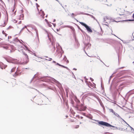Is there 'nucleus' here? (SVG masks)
<instances>
[{"instance_id": "nucleus-1", "label": "nucleus", "mask_w": 134, "mask_h": 134, "mask_svg": "<svg viewBox=\"0 0 134 134\" xmlns=\"http://www.w3.org/2000/svg\"><path fill=\"white\" fill-rule=\"evenodd\" d=\"M98 124L99 125L104 126L106 127H113V126L111 125L107 122L103 121H98Z\"/></svg>"}, {"instance_id": "nucleus-2", "label": "nucleus", "mask_w": 134, "mask_h": 134, "mask_svg": "<svg viewBox=\"0 0 134 134\" xmlns=\"http://www.w3.org/2000/svg\"><path fill=\"white\" fill-rule=\"evenodd\" d=\"M79 23L81 25L84 26L86 28L88 32H92V31L91 28L86 24L82 22H80Z\"/></svg>"}, {"instance_id": "nucleus-3", "label": "nucleus", "mask_w": 134, "mask_h": 134, "mask_svg": "<svg viewBox=\"0 0 134 134\" xmlns=\"http://www.w3.org/2000/svg\"><path fill=\"white\" fill-rule=\"evenodd\" d=\"M77 110L80 111H85L86 110V107L82 105H78L77 107Z\"/></svg>"}, {"instance_id": "nucleus-4", "label": "nucleus", "mask_w": 134, "mask_h": 134, "mask_svg": "<svg viewBox=\"0 0 134 134\" xmlns=\"http://www.w3.org/2000/svg\"><path fill=\"white\" fill-rule=\"evenodd\" d=\"M25 57L23 59V62L22 63L23 64H27L29 61L28 56L26 54H25Z\"/></svg>"}, {"instance_id": "nucleus-5", "label": "nucleus", "mask_w": 134, "mask_h": 134, "mask_svg": "<svg viewBox=\"0 0 134 134\" xmlns=\"http://www.w3.org/2000/svg\"><path fill=\"white\" fill-rule=\"evenodd\" d=\"M39 13L40 15V16L43 19L44 18V12L42 10H40L39 12Z\"/></svg>"}, {"instance_id": "nucleus-6", "label": "nucleus", "mask_w": 134, "mask_h": 134, "mask_svg": "<svg viewBox=\"0 0 134 134\" xmlns=\"http://www.w3.org/2000/svg\"><path fill=\"white\" fill-rule=\"evenodd\" d=\"M21 14L19 16V20H23L24 19V15L23 14V10H21Z\"/></svg>"}, {"instance_id": "nucleus-7", "label": "nucleus", "mask_w": 134, "mask_h": 134, "mask_svg": "<svg viewBox=\"0 0 134 134\" xmlns=\"http://www.w3.org/2000/svg\"><path fill=\"white\" fill-rule=\"evenodd\" d=\"M21 72H18L16 71L13 74V76L14 77H15L18 76L20 75L21 74Z\"/></svg>"}, {"instance_id": "nucleus-8", "label": "nucleus", "mask_w": 134, "mask_h": 134, "mask_svg": "<svg viewBox=\"0 0 134 134\" xmlns=\"http://www.w3.org/2000/svg\"><path fill=\"white\" fill-rule=\"evenodd\" d=\"M57 64L59 65V66H61L62 67H63L64 68H66V69H67L68 68L67 67H65V66H63V65H62L60 64H59L58 63H57Z\"/></svg>"}, {"instance_id": "nucleus-9", "label": "nucleus", "mask_w": 134, "mask_h": 134, "mask_svg": "<svg viewBox=\"0 0 134 134\" xmlns=\"http://www.w3.org/2000/svg\"><path fill=\"white\" fill-rule=\"evenodd\" d=\"M16 71L18 72H22L21 71V69L20 68H17Z\"/></svg>"}, {"instance_id": "nucleus-10", "label": "nucleus", "mask_w": 134, "mask_h": 134, "mask_svg": "<svg viewBox=\"0 0 134 134\" xmlns=\"http://www.w3.org/2000/svg\"><path fill=\"white\" fill-rule=\"evenodd\" d=\"M16 69V67H14L13 68H12V70H11V72H14L15 71Z\"/></svg>"}, {"instance_id": "nucleus-11", "label": "nucleus", "mask_w": 134, "mask_h": 134, "mask_svg": "<svg viewBox=\"0 0 134 134\" xmlns=\"http://www.w3.org/2000/svg\"><path fill=\"white\" fill-rule=\"evenodd\" d=\"M114 114L117 117H118L119 118H120V116L117 113H115V112L114 113Z\"/></svg>"}, {"instance_id": "nucleus-12", "label": "nucleus", "mask_w": 134, "mask_h": 134, "mask_svg": "<svg viewBox=\"0 0 134 134\" xmlns=\"http://www.w3.org/2000/svg\"><path fill=\"white\" fill-rule=\"evenodd\" d=\"M120 12H122V13H119V14L120 15H124V10H120Z\"/></svg>"}, {"instance_id": "nucleus-13", "label": "nucleus", "mask_w": 134, "mask_h": 134, "mask_svg": "<svg viewBox=\"0 0 134 134\" xmlns=\"http://www.w3.org/2000/svg\"><path fill=\"white\" fill-rule=\"evenodd\" d=\"M70 15L71 17L73 18L74 16H76V15H75L74 13H72Z\"/></svg>"}, {"instance_id": "nucleus-14", "label": "nucleus", "mask_w": 134, "mask_h": 134, "mask_svg": "<svg viewBox=\"0 0 134 134\" xmlns=\"http://www.w3.org/2000/svg\"><path fill=\"white\" fill-rule=\"evenodd\" d=\"M2 32L3 34L5 35V37H6L7 36V34H6V33L4 31H3Z\"/></svg>"}, {"instance_id": "nucleus-15", "label": "nucleus", "mask_w": 134, "mask_h": 134, "mask_svg": "<svg viewBox=\"0 0 134 134\" xmlns=\"http://www.w3.org/2000/svg\"><path fill=\"white\" fill-rule=\"evenodd\" d=\"M110 111V112H112V113H114L115 112L114 111V110L112 109H110L109 110Z\"/></svg>"}, {"instance_id": "nucleus-16", "label": "nucleus", "mask_w": 134, "mask_h": 134, "mask_svg": "<svg viewBox=\"0 0 134 134\" xmlns=\"http://www.w3.org/2000/svg\"><path fill=\"white\" fill-rule=\"evenodd\" d=\"M13 21L15 23H16L18 22V20H13Z\"/></svg>"}, {"instance_id": "nucleus-17", "label": "nucleus", "mask_w": 134, "mask_h": 134, "mask_svg": "<svg viewBox=\"0 0 134 134\" xmlns=\"http://www.w3.org/2000/svg\"><path fill=\"white\" fill-rule=\"evenodd\" d=\"M34 30L35 31L36 33L37 34L38 33V31L35 28L34 29Z\"/></svg>"}, {"instance_id": "nucleus-18", "label": "nucleus", "mask_w": 134, "mask_h": 134, "mask_svg": "<svg viewBox=\"0 0 134 134\" xmlns=\"http://www.w3.org/2000/svg\"><path fill=\"white\" fill-rule=\"evenodd\" d=\"M79 125H77L74 128L77 129V128H79Z\"/></svg>"}, {"instance_id": "nucleus-19", "label": "nucleus", "mask_w": 134, "mask_h": 134, "mask_svg": "<svg viewBox=\"0 0 134 134\" xmlns=\"http://www.w3.org/2000/svg\"><path fill=\"white\" fill-rule=\"evenodd\" d=\"M18 24H20L21 23V21H19L18 22Z\"/></svg>"}, {"instance_id": "nucleus-20", "label": "nucleus", "mask_w": 134, "mask_h": 134, "mask_svg": "<svg viewBox=\"0 0 134 134\" xmlns=\"http://www.w3.org/2000/svg\"><path fill=\"white\" fill-rule=\"evenodd\" d=\"M26 28V26H25L23 28V29H24L25 28Z\"/></svg>"}, {"instance_id": "nucleus-21", "label": "nucleus", "mask_w": 134, "mask_h": 134, "mask_svg": "<svg viewBox=\"0 0 134 134\" xmlns=\"http://www.w3.org/2000/svg\"><path fill=\"white\" fill-rule=\"evenodd\" d=\"M45 20L46 21V22H48V21L46 19H45Z\"/></svg>"}, {"instance_id": "nucleus-22", "label": "nucleus", "mask_w": 134, "mask_h": 134, "mask_svg": "<svg viewBox=\"0 0 134 134\" xmlns=\"http://www.w3.org/2000/svg\"><path fill=\"white\" fill-rule=\"evenodd\" d=\"M133 18L134 19V13H133Z\"/></svg>"}, {"instance_id": "nucleus-23", "label": "nucleus", "mask_w": 134, "mask_h": 134, "mask_svg": "<svg viewBox=\"0 0 134 134\" xmlns=\"http://www.w3.org/2000/svg\"><path fill=\"white\" fill-rule=\"evenodd\" d=\"M37 10H38V12H39V9H38V7H37L38 6H37Z\"/></svg>"}, {"instance_id": "nucleus-24", "label": "nucleus", "mask_w": 134, "mask_h": 134, "mask_svg": "<svg viewBox=\"0 0 134 134\" xmlns=\"http://www.w3.org/2000/svg\"><path fill=\"white\" fill-rule=\"evenodd\" d=\"M133 40H134V37H133V38L132 39Z\"/></svg>"}, {"instance_id": "nucleus-25", "label": "nucleus", "mask_w": 134, "mask_h": 134, "mask_svg": "<svg viewBox=\"0 0 134 134\" xmlns=\"http://www.w3.org/2000/svg\"><path fill=\"white\" fill-rule=\"evenodd\" d=\"M133 40H134V37H133V38L132 39Z\"/></svg>"}, {"instance_id": "nucleus-26", "label": "nucleus", "mask_w": 134, "mask_h": 134, "mask_svg": "<svg viewBox=\"0 0 134 134\" xmlns=\"http://www.w3.org/2000/svg\"><path fill=\"white\" fill-rule=\"evenodd\" d=\"M75 69V70H76V69Z\"/></svg>"}, {"instance_id": "nucleus-27", "label": "nucleus", "mask_w": 134, "mask_h": 134, "mask_svg": "<svg viewBox=\"0 0 134 134\" xmlns=\"http://www.w3.org/2000/svg\"><path fill=\"white\" fill-rule=\"evenodd\" d=\"M75 69V70H76V69Z\"/></svg>"}, {"instance_id": "nucleus-28", "label": "nucleus", "mask_w": 134, "mask_h": 134, "mask_svg": "<svg viewBox=\"0 0 134 134\" xmlns=\"http://www.w3.org/2000/svg\"><path fill=\"white\" fill-rule=\"evenodd\" d=\"M75 69V70H76V69Z\"/></svg>"}, {"instance_id": "nucleus-29", "label": "nucleus", "mask_w": 134, "mask_h": 134, "mask_svg": "<svg viewBox=\"0 0 134 134\" xmlns=\"http://www.w3.org/2000/svg\"><path fill=\"white\" fill-rule=\"evenodd\" d=\"M90 62H92V61L91 60L90 61Z\"/></svg>"}]
</instances>
